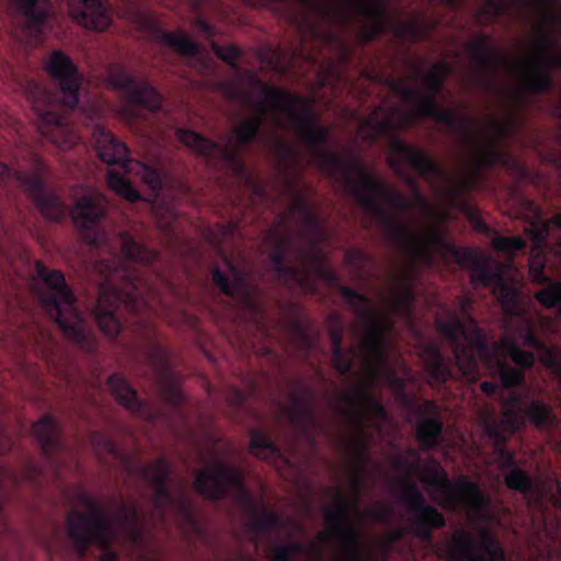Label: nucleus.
<instances>
[{
  "instance_id": "nucleus-52",
  "label": "nucleus",
  "mask_w": 561,
  "mask_h": 561,
  "mask_svg": "<svg viewBox=\"0 0 561 561\" xmlns=\"http://www.w3.org/2000/svg\"><path fill=\"white\" fill-rule=\"evenodd\" d=\"M131 172L138 173L152 190H160L163 185L162 173L153 165L134 160Z\"/></svg>"
},
{
  "instance_id": "nucleus-41",
  "label": "nucleus",
  "mask_w": 561,
  "mask_h": 561,
  "mask_svg": "<svg viewBox=\"0 0 561 561\" xmlns=\"http://www.w3.org/2000/svg\"><path fill=\"white\" fill-rule=\"evenodd\" d=\"M448 254L460 265L471 268V282L479 284L480 282H489L492 277L491 266L481 261L478 254L463 247H448Z\"/></svg>"
},
{
  "instance_id": "nucleus-34",
  "label": "nucleus",
  "mask_w": 561,
  "mask_h": 561,
  "mask_svg": "<svg viewBox=\"0 0 561 561\" xmlns=\"http://www.w3.org/2000/svg\"><path fill=\"white\" fill-rule=\"evenodd\" d=\"M98 157L108 165H118L124 173H130L134 160L129 158L127 146L119 141L111 131L98 126L93 131Z\"/></svg>"
},
{
  "instance_id": "nucleus-1",
  "label": "nucleus",
  "mask_w": 561,
  "mask_h": 561,
  "mask_svg": "<svg viewBox=\"0 0 561 561\" xmlns=\"http://www.w3.org/2000/svg\"><path fill=\"white\" fill-rule=\"evenodd\" d=\"M249 81L251 85L261 91L264 95L263 100L254 101L249 93L242 91L237 84H226V93L229 98L241 100L245 105L255 111V115L242 119L236 128L234 136L238 144L237 148L230 149L227 146L220 145L217 141L186 128H178L175 135L180 142L197 154L208 160L221 159L229 163L252 193L256 197L264 199L267 197L266 187L261 180L256 179L248 171L241 158L240 148H248L253 142L262 140L261 130L267 114H271L277 127H284L282 116H286L289 126L307 147L311 159L316 163L314 151L311 146L304 140L302 128H309L313 124L318 126L322 125L314 117L312 110L301 95L271 87L251 71L249 72Z\"/></svg>"
},
{
  "instance_id": "nucleus-21",
  "label": "nucleus",
  "mask_w": 561,
  "mask_h": 561,
  "mask_svg": "<svg viewBox=\"0 0 561 561\" xmlns=\"http://www.w3.org/2000/svg\"><path fill=\"white\" fill-rule=\"evenodd\" d=\"M401 500L408 507V524L411 533L421 541L431 543L434 530L446 526L443 513L426 502L417 484L410 478L402 481Z\"/></svg>"
},
{
  "instance_id": "nucleus-60",
  "label": "nucleus",
  "mask_w": 561,
  "mask_h": 561,
  "mask_svg": "<svg viewBox=\"0 0 561 561\" xmlns=\"http://www.w3.org/2000/svg\"><path fill=\"white\" fill-rule=\"evenodd\" d=\"M485 433L491 439H493L494 445L503 444L507 440L504 428L499 423L489 424L485 427Z\"/></svg>"
},
{
  "instance_id": "nucleus-56",
  "label": "nucleus",
  "mask_w": 561,
  "mask_h": 561,
  "mask_svg": "<svg viewBox=\"0 0 561 561\" xmlns=\"http://www.w3.org/2000/svg\"><path fill=\"white\" fill-rule=\"evenodd\" d=\"M526 241L519 236L514 237H495L492 240V247L495 251L514 254L517 251H522L526 248Z\"/></svg>"
},
{
  "instance_id": "nucleus-24",
  "label": "nucleus",
  "mask_w": 561,
  "mask_h": 561,
  "mask_svg": "<svg viewBox=\"0 0 561 561\" xmlns=\"http://www.w3.org/2000/svg\"><path fill=\"white\" fill-rule=\"evenodd\" d=\"M111 85L124 93L126 101L135 106L157 112L162 106V96L147 80H137L121 65H113L107 70Z\"/></svg>"
},
{
  "instance_id": "nucleus-22",
  "label": "nucleus",
  "mask_w": 561,
  "mask_h": 561,
  "mask_svg": "<svg viewBox=\"0 0 561 561\" xmlns=\"http://www.w3.org/2000/svg\"><path fill=\"white\" fill-rule=\"evenodd\" d=\"M376 317L383 324V328L386 330V337H387V343L385 346V360L380 362V363H377V362H374L373 359H370V357H368L367 353L365 352V350L363 347V343L367 336V329L358 320L359 324L365 330V336H364L363 341L360 342L359 351L364 354L365 363L373 369L382 368V367L388 366V358H387V347L389 344L388 333L393 328L392 322L389 319L381 317L377 311H376ZM328 324H329V337H330V342H331V346H332V357H331L332 366L340 375H343V376L352 375L354 373V362H355L356 356L358 355V350L355 347H352L348 350L343 347L342 343H343L345 328H344L343 320L339 313H336V312L330 313L328 317Z\"/></svg>"
},
{
  "instance_id": "nucleus-27",
  "label": "nucleus",
  "mask_w": 561,
  "mask_h": 561,
  "mask_svg": "<svg viewBox=\"0 0 561 561\" xmlns=\"http://www.w3.org/2000/svg\"><path fill=\"white\" fill-rule=\"evenodd\" d=\"M526 419L539 430H554L561 425L551 405L538 399L530 400L523 410L514 404L506 407L502 414V422L511 433L522 428Z\"/></svg>"
},
{
  "instance_id": "nucleus-36",
  "label": "nucleus",
  "mask_w": 561,
  "mask_h": 561,
  "mask_svg": "<svg viewBox=\"0 0 561 561\" xmlns=\"http://www.w3.org/2000/svg\"><path fill=\"white\" fill-rule=\"evenodd\" d=\"M467 50L471 61L479 68V80L483 84L491 83V77L499 66L505 61L504 56L493 47L491 38L486 34H480L477 41L467 44Z\"/></svg>"
},
{
  "instance_id": "nucleus-64",
  "label": "nucleus",
  "mask_w": 561,
  "mask_h": 561,
  "mask_svg": "<svg viewBox=\"0 0 561 561\" xmlns=\"http://www.w3.org/2000/svg\"><path fill=\"white\" fill-rule=\"evenodd\" d=\"M245 401V396L240 390H234V404L241 407Z\"/></svg>"
},
{
  "instance_id": "nucleus-45",
  "label": "nucleus",
  "mask_w": 561,
  "mask_h": 561,
  "mask_svg": "<svg viewBox=\"0 0 561 561\" xmlns=\"http://www.w3.org/2000/svg\"><path fill=\"white\" fill-rule=\"evenodd\" d=\"M302 231L310 240L311 247L309 249H318L319 244L325 239V228L320 216L313 209L300 219Z\"/></svg>"
},
{
  "instance_id": "nucleus-46",
  "label": "nucleus",
  "mask_w": 561,
  "mask_h": 561,
  "mask_svg": "<svg viewBox=\"0 0 561 561\" xmlns=\"http://www.w3.org/2000/svg\"><path fill=\"white\" fill-rule=\"evenodd\" d=\"M106 182L111 190L126 201L134 203L141 199L140 193L124 174L115 170H110L106 174Z\"/></svg>"
},
{
  "instance_id": "nucleus-53",
  "label": "nucleus",
  "mask_w": 561,
  "mask_h": 561,
  "mask_svg": "<svg viewBox=\"0 0 561 561\" xmlns=\"http://www.w3.org/2000/svg\"><path fill=\"white\" fill-rule=\"evenodd\" d=\"M270 149L275 156L279 168L285 169L296 160L295 149L278 137H274L270 141Z\"/></svg>"
},
{
  "instance_id": "nucleus-4",
  "label": "nucleus",
  "mask_w": 561,
  "mask_h": 561,
  "mask_svg": "<svg viewBox=\"0 0 561 561\" xmlns=\"http://www.w3.org/2000/svg\"><path fill=\"white\" fill-rule=\"evenodd\" d=\"M77 501L87 508V512H70L67 527L69 538L80 556L85 554L90 545H95L102 550L101 561H119L118 554L112 550L119 533L133 548L140 549L145 546V522L136 503L117 501L116 513L114 518H111L90 494L80 491Z\"/></svg>"
},
{
  "instance_id": "nucleus-20",
  "label": "nucleus",
  "mask_w": 561,
  "mask_h": 561,
  "mask_svg": "<svg viewBox=\"0 0 561 561\" xmlns=\"http://www.w3.org/2000/svg\"><path fill=\"white\" fill-rule=\"evenodd\" d=\"M336 501L332 507L324 511V519L329 525V534L321 531L318 534V540L327 542L329 535L336 538L344 552V561H367L362 545V533L356 528L351 519L352 508L358 503H351L345 499L339 489H334Z\"/></svg>"
},
{
  "instance_id": "nucleus-39",
  "label": "nucleus",
  "mask_w": 561,
  "mask_h": 561,
  "mask_svg": "<svg viewBox=\"0 0 561 561\" xmlns=\"http://www.w3.org/2000/svg\"><path fill=\"white\" fill-rule=\"evenodd\" d=\"M424 412L433 414L431 417L422 419L416 427V439L423 450L435 449L442 442L443 423L438 417V407L432 400L423 403Z\"/></svg>"
},
{
  "instance_id": "nucleus-62",
  "label": "nucleus",
  "mask_w": 561,
  "mask_h": 561,
  "mask_svg": "<svg viewBox=\"0 0 561 561\" xmlns=\"http://www.w3.org/2000/svg\"><path fill=\"white\" fill-rule=\"evenodd\" d=\"M194 26L207 39H213L216 36L215 27L207 22L203 16H197L194 21Z\"/></svg>"
},
{
  "instance_id": "nucleus-40",
  "label": "nucleus",
  "mask_w": 561,
  "mask_h": 561,
  "mask_svg": "<svg viewBox=\"0 0 561 561\" xmlns=\"http://www.w3.org/2000/svg\"><path fill=\"white\" fill-rule=\"evenodd\" d=\"M20 11L26 20V31L36 42L42 41L43 27L48 18L49 3L47 0H16Z\"/></svg>"
},
{
  "instance_id": "nucleus-38",
  "label": "nucleus",
  "mask_w": 561,
  "mask_h": 561,
  "mask_svg": "<svg viewBox=\"0 0 561 561\" xmlns=\"http://www.w3.org/2000/svg\"><path fill=\"white\" fill-rule=\"evenodd\" d=\"M107 385L115 399L131 414L144 419L150 416L148 404L138 397L135 388L122 375H111Z\"/></svg>"
},
{
  "instance_id": "nucleus-25",
  "label": "nucleus",
  "mask_w": 561,
  "mask_h": 561,
  "mask_svg": "<svg viewBox=\"0 0 561 561\" xmlns=\"http://www.w3.org/2000/svg\"><path fill=\"white\" fill-rule=\"evenodd\" d=\"M268 237L273 243V250L268 254V262L274 273V278L288 289H312L309 272L286 261L287 251L291 247L290 239L278 236L276 229L270 232Z\"/></svg>"
},
{
  "instance_id": "nucleus-9",
  "label": "nucleus",
  "mask_w": 561,
  "mask_h": 561,
  "mask_svg": "<svg viewBox=\"0 0 561 561\" xmlns=\"http://www.w3.org/2000/svg\"><path fill=\"white\" fill-rule=\"evenodd\" d=\"M34 277L42 283L35 293L47 312L62 331L66 339L87 353H93L96 342L85 329L82 313L77 307V299L65 275L59 270H51L42 261L34 264Z\"/></svg>"
},
{
  "instance_id": "nucleus-8",
  "label": "nucleus",
  "mask_w": 561,
  "mask_h": 561,
  "mask_svg": "<svg viewBox=\"0 0 561 561\" xmlns=\"http://www.w3.org/2000/svg\"><path fill=\"white\" fill-rule=\"evenodd\" d=\"M297 255L301 263L300 268L309 272V279L312 284V289H299L304 293H316L317 287L311 277L313 274L335 287L345 299L357 320L367 329V336L363 343V347L368 357L377 363L383 362L385 346L387 343L386 330L383 324L376 317L373 300L367 295L341 284L336 273L327 265V256L321 248H299L297 249Z\"/></svg>"
},
{
  "instance_id": "nucleus-19",
  "label": "nucleus",
  "mask_w": 561,
  "mask_h": 561,
  "mask_svg": "<svg viewBox=\"0 0 561 561\" xmlns=\"http://www.w3.org/2000/svg\"><path fill=\"white\" fill-rule=\"evenodd\" d=\"M423 482L439 493L438 503L445 510H463L470 514H481L490 505V499L477 482L467 476L450 480L439 465L427 470Z\"/></svg>"
},
{
  "instance_id": "nucleus-29",
  "label": "nucleus",
  "mask_w": 561,
  "mask_h": 561,
  "mask_svg": "<svg viewBox=\"0 0 561 561\" xmlns=\"http://www.w3.org/2000/svg\"><path fill=\"white\" fill-rule=\"evenodd\" d=\"M480 548L485 556L478 553L476 539L468 531L459 530L453 537V554L461 561H505V553L500 542L486 530L481 535Z\"/></svg>"
},
{
  "instance_id": "nucleus-5",
  "label": "nucleus",
  "mask_w": 561,
  "mask_h": 561,
  "mask_svg": "<svg viewBox=\"0 0 561 561\" xmlns=\"http://www.w3.org/2000/svg\"><path fill=\"white\" fill-rule=\"evenodd\" d=\"M47 71L59 88L60 100L35 81L27 82V100L36 114L37 128L43 137L58 148L68 150L79 141L67 113L79 103L81 77L72 59L61 50L51 53Z\"/></svg>"
},
{
  "instance_id": "nucleus-59",
  "label": "nucleus",
  "mask_w": 561,
  "mask_h": 561,
  "mask_svg": "<svg viewBox=\"0 0 561 561\" xmlns=\"http://www.w3.org/2000/svg\"><path fill=\"white\" fill-rule=\"evenodd\" d=\"M494 453L502 469L516 467L515 455L507 448L506 443L494 445Z\"/></svg>"
},
{
  "instance_id": "nucleus-58",
  "label": "nucleus",
  "mask_w": 561,
  "mask_h": 561,
  "mask_svg": "<svg viewBox=\"0 0 561 561\" xmlns=\"http://www.w3.org/2000/svg\"><path fill=\"white\" fill-rule=\"evenodd\" d=\"M291 330L299 346L304 352L310 353L312 350H314L317 340L305 328L300 319H294L291 321Z\"/></svg>"
},
{
  "instance_id": "nucleus-2",
  "label": "nucleus",
  "mask_w": 561,
  "mask_h": 561,
  "mask_svg": "<svg viewBox=\"0 0 561 561\" xmlns=\"http://www.w3.org/2000/svg\"><path fill=\"white\" fill-rule=\"evenodd\" d=\"M302 137L314 151L317 168L336 182L386 231L394 239L402 232L410 231L380 202L398 211L411 210L412 203L402 193L378 180L354 153L342 156L327 150L325 145L330 138L328 127L313 124L309 128H302Z\"/></svg>"
},
{
  "instance_id": "nucleus-47",
  "label": "nucleus",
  "mask_w": 561,
  "mask_h": 561,
  "mask_svg": "<svg viewBox=\"0 0 561 561\" xmlns=\"http://www.w3.org/2000/svg\"><path fill=\"white\" fill-rule=\"evenodd\" d=\"M505 484L510 490L517 491L525 496L531 495L536 491L535 481L531 476L517 466L510 469L505 476Z\"/></svg>"
},
{
  "instance_id": "nucleus-13",
  "label": "nucleus",
  "mask_w": 561,
  "mask_h": 561,
  "mask_svg": "<svg viewBox=\"0 0 561 561\" xmlns=\"http://www.w3.org/2000/svg\"><path fill=\"white\" fill-rule=\"evenodd\" d=\"M492 275L489 282H480L483 287L492 288L493 294L503 306L510 317H516L518 321L517 336L524 346H528L540 354V362L552 370L561 382V353L549 346L536 333L534 321L522 312L519 306V290L514 284L504 278L500 267L491 268Z\"/></svg>"
},
{
  "instance_id": "nucleus-30",
  "label": "nucleus",
  "mask_w": 561,
  "mask_h": 561,
  "mask_svg": "<svg viewBox=\"0 0 561 561\" xmlns=\"http://www.w3.org/2000/svg\"><path fill=\"white\" fill-rule=\"evenodd\" d=\"M32 433L39 444L42 454L59 477L61 470L60 454L66 449L61 438V430L57 421L49 414L44 415L32 426Z\"/></svg>"
},
{
  "instance_id": "nucleus-15",
  "label": "nucleus",
  "mask_w": 561,
  "mask_h": 561,
  "mask_svg": "<svg viewBox=\"0 0 561 561\" xmlns=\"http://www.w3.org/2000/svg\"><path fill=\"white\" fill-rule=\"evenodd\" d=\"M172 469L164 457L139 467V474L152 489V508L156 523L167 526L168 507H172L184 530L197 531L198 523L192 502L186 496L175 497L168 486Z\"/></svg>"
},
{
  "instance_id": "nucleus-32",
  "label": "nucleus",
  "mask_w": 561,
  "mask_h": 561,
  "mask_svg": "<svg viewBox=\"0 0 561 561\" xmlns=\"http://www.w3.org/2000/svg\"><path fill=\"white\" fill-rule=\"evenodd\" d=\"M425 236L410 231L402 232L396 240L399 241L407 250L412 252L419 259L432 263L433 252L443 250L448 253V247H451L447 241V229L442 226H431Z\"/></svg>"
},
{
  "instance_id": "nucleus-63",
  "label": "nucleus",
  "mask_w": 561,
  "mask_h": 561,
  "mask_svg": "<svg viewBox=\"0 0 561 561\" xmlns=\"http://www.w3.org/2000/svg\"><path fill=\"white\" fill-rule=\"evenodd\" d=\"M481 390L489 397H493L499 391V385L493 381H483L481 383Z\"/></svg>"
},
{
  "instance_id": "nucleus-7",
  "label": "nucleus",
  "mask_w": 561,
  "mask_h": 561,
  "mask_svg": "<svg viewBox=\"0 0 561 561\" xmlns=\"http://www.w3.org/2000/svg\"><path fill=\"white\" fill-rule=\"evenodd\" d=\"M195 491L209 501L232 499L249 515L248 528L255 535L268 534L284 527L282 517L267 508H260L244 483L242 470L216 459L209 468L196 472Z\"/></svg>"
},
{
  "instance_id": "nucleus-49",
  "label": "nucleus",
  "mask_w": 561,
  "mask_h": 561,
  "mask_svg": "<svg viewBox=\"0 0 561 561\" xmlns=\"http://www.w3.org/2000/svg\"><path fill=\"white\" fill-rule=\"evenodd\" d=\"M286 188L290 192L293 204L288 208V215H298L299 219L313 210V206L307 201L304 194L299 191L298 184L294 183L289 178L285 181Z\"/></svg>"
},
{
  "instance_id": "nucleus-12",
  "label": "nucleus",
  "mask_w": 561,
  "mask_h": 561,
  "mask_svg": "<svg viewBox=\"0 0 561 561\" xmlns=\"http://www.w3.org/2000/svg\"><path fill=\"white\" fill-rule=\"evenodd\" d=\"M472 121L471 130L474 142L468 141L462 135L456 134L461 142L472 152V160L479 173L482 168H494L496 165L505 169L516 181H527L531 178L528 167L516 156L499 147L500 140L513 137L517 131V123L512 115L507 119L491 118L489 127L493 135L486 131L478 133L479 122L469 116Z\"/></svg>"
},
{
  "instance_id": "nucleus-51",
  "label": "nucleus",
  "mask_w": 561,
  "mask_h": 561,
  "mask_svg": "<svg viewBox=\"0 0 561 561\" xmlns=\"http://www.w3.org/2000/svg\"><path fill=\"white\" fill-rule=\"evenodd\" d=\"M426 371L432 381L436 385H443L453 375L449 367L444 363L443 355L436 351L433 358L426 365Z\"/></svg>"
},
{
  "instance_id": "nucleus-48",
  "label": "nucleus",
  "mask_w": 561,
  "mask_h": 561,
  "mask_svg": "<svg viewBox=\"0 0 561 561\" xmlns=\"http://www.w3.org/2000/svg\"><path fill=\"white\" fill-rule=\"evenodd\" d=\"M433 27L434 25H431L427 20L404 21L398 24L397 35L401 38L417 42L428 36Z\"/></svg>"
},
{
  "instance_id": "nucleus-54",
  "label": "nucleus",
  "mask_w": 561,
  "mask_h": 561,
  "mask_svg": "<svg viewBox=\"0 0 561 561\" xmlns=\"http://www.w3.org/2000/svg\"><path fill=\"white\" fill-rule=\"evenodd\" d=\"M291 557L295 559L299 554H306L309 557L310 561H323L324 552L322 547L314 541L309 543H304L300 541H291L286 545Z\"/></svg>"
},
{
  "instance_id": "nucleus-42",
  "label": "nucleus",
  "mask_w": 561,
  "mask_h": 561,
  "mask_svg": "<svg viewBox=\"0 0 561 561\" xmlns=\"http://www.w3.org/2000/svg\"><path fill=\"white\" fill-rule=\"evenodd\" d=\"M378 111H380V107H377L376 111L368 115L359 127V133L363 134V138L368 144H375L382 136H388V134H392L397 129L390 114L379 117Z\"/></svg>"
},
{
  "instance_id": "nucleus-3",
  "label": "nucleus",
  "mask_w": 561,
  "mask_h": 561,
  "mask_svg": "<svg viewBox=\"0 0 561 561\" xmlns=\"http://www.w3.org/2000/svg\"><path fill=\"white\" fill-rule=\"evenodd\" d=\"M119 243L123 256L105 264L104 282L99 288L94 311L98 327L110 337L117 336L122 329L116 316L119 306H125L131 313H140L148 308V297L158 295L149 274L159 253L127 232L119 233Z\"/></svg>"
},
{
  "instance_id": "nucleus-57",
  "label": "nucleus",
  "mask_w": 561,
  "mask_h": 561,
  "mask_svg": "<svg viewBox=\"0 0 561 561\" xmlns=\"http://www.w3.org/2000/svg\"><path fill=\"white\" fill-rule=\"evenodd\" d=\"M344 261L356 274L360 275L365 273L373 259L362 250L350 249L345 252Z\"/></svg>"
},
{
  "instance_id": "nucleus-35",
  "label": "nucleus",
  "mask_w": 561,
  "mask_h": 561,
  "mask_svg": "<svg viewBox=\"0 0 561 561\" xmlns=\"http://www.w3.org/2000/svg\"><path fill=\"white\" fill-rule=\"evenodd\" d=\"M69 14L82 27L103 32L112 23L104 0H69Z\"/></svg>"
},
{
  "instance_id": "nucleus-50",
  "label": "nucleus",
  "mask_w": 561,
  "mask_h": 561,
  "mask_svg": "<svg viewBox=\"0 0 561 561\" xmlns=\"http://www.w3.org/2000/svg\"><path fill=\"white\" fill-rule=\"evenodd\" d=\"M89 439L99 456H111L115 459L121 457L119 448L106 434L94 431L90 434Z\"/></svg>"
},
{
  "instance_id": "nucleus-11",
  "label": "nucleus",
  "mask_w": 561,
  "mask_h": 561,
  "mask_svg": "<svg viewBox=\"0 0 561 561\" xmlns=\"http://www.w3.org/2000/svg\"><path fill=\"white\" fill-rule=\"evenodd\" d=\"M415 72L424 78V92L393 78L388 80L389 88L405 103L414 105L420 116L433 119L454 134H460L468 141L474 142L471 130L472 121L469 116L451 107H442L437 102V98L444 90L445 80L451 72L450 65L439 61L434 64L426 73L419 68Z\"/></svg>"
},
{
  "instance_id": "nucleus-31",
  "label": "nucleus",
  "mask_w": 561,
  "mask_h": 561,
  "mask_svg": "<svg viewBox=\"0 0 561 561\" xmlns=\"http://www.w3.org/2000/svg\"><path fill=\"white\" fill-rule=\"evenodd\" d=\"M228 266L233 273V279H230L218 267H214L211 279L215 286L226 296L241 299L244 307L250 311L260 312L261 307L257 301L260 296L259 287L248 283L242 273L237 271L231 263H228Z\"/></svg>"
},
{
  "instance_id": "nucleus-44",
  "label": "nucleus",
  "mask_w": 561,
  "mask_h": 561,
  "mask_svg": "<svg viewBox=\"0 0 561 561\" xmlns=\"http://www.w3.org/2000/svg\"><path fill=\"white\" fill-rule=\"evenodd\" d=\"M250 453L261 459H271L278 457L280 451L278 447L271 440L267 434L260 430L251 432Z\"/></svg>"
},
{
  "instance_id": "nucleus-37",
  "label": "nucleus",
  "mask_w": 561,
  "mask_h": 561,
  "mask_svg": "<svg viewBox=\"0 0 561 561\" xmlns=\"http://www.w3.org/2000/svg\"><path fill=\"white\" fill-rule=\"evenodd\" d=\"M415 274L412 268L404 270L398 277L392 276L391 299L394 309L407 319L413 316L415 302L414 293Z\"/></svg>"
},
{
  "instance_id": "nucleus-17",
  "label": "nucleus",
  "mask_w": 561,
  "mask_h": 561,
  "mask_svg": "<svg viewBox=\"0 0 561 561\" xmlns=\"http://www.w3.org/2000/svg\"><path fill=\"white\" fill-rule=\"evenodd\" d=\"M301 5L316 11L324 20L345 24L350 15L369 21L362 27V38L369 43L381 35L388 22V9L381 0H297Z\"/></svg>"
},
{
  "instance_id": "nucleus-16",
  "label": "nucleus",
  "mask_w": 561,
  "mask_h": 561,
  "mask_svg": "<svg viewBox=\"0 0 561 561\" xmlns=\"http://www.w3.org/2000/svg\"><path fill=\"white\" fill-rule=\"evenodd\" d=\"M46 175L47 167L37 156H33L31 172L11 169L0 162V184L4 188H22L46 219L60 221L67 211V205L60 196L47 188Z\"/></svg>"
},
{
  "instance_id": "nucleus-18",
  "label": "nucleus",
  "mask_w": 561,
  "mask_h": 561,
  "mask_svg": "<svg viewBox=\"0 0 561 561\" xmlns=\"http://www.w3.org/2000/svg\"><path fill=\"white\" fill-rule=\"evenodd\" d=\"M393 134H388L391 136L390 150L392 153L389 158V165L394 174L412 190L415 203L420 207L427 208V201L421 193L416 179L404 169V165L414 170L420 178L428 183L444 179L445 172L427 150L412 146Z\"/></svg>"
},
{
  "instance_id": "nucleus-28",
  "label": "nucleus",
  "mask_w": 561,
  "mask_h": 561,
  "mask_svg": "<svg viewBox=\"0 0 561 561\" xmlns=\"http://www.w3.org/2000/svg\"><path fill=\"white\" fill-rule=\"evenodd\" d=\"M313 400L314 392L304 387L300 392L290 393V403L284 405L283 411L289 424L316 445L312 432L319 430L321 424L316 415Z\"/></svg>"
},
{
  "instance_id": "nucleus-33",
  "label": "nucleus",
  "mask_w": 561,
  "mask_h": 561,
  "mask_svg": "<svg viewBox=\"0 0 561 561\" xmlns=\"http://www.w3.org/2000/svg\"><path fill=\"white\" fill-rule=\"evenodd\" d=\"M140 25L151 39L164 44L180 55L194 57L199 54V46L187 33L165 31L161 22L153 15H142Z\"/></svg>"
},
{
  "instance_id": "nucleus-23",
  "label": "nucleus",
  "mask_w": 561,
  "mask_h": 561,
  "mask_svg": "<svg viewBox=\"0 0 561 561\" xmlns=\"http://www.w3.org/2000/svg\"><path fill=\"white\" fill-rule=\"evenodd\" d=\"M142 358L151 371L162 399L170 407L179 410L184 402V394L180 387V375L173 369L167 350L149 341L142 350Z\"/></svg>"
},
{
  "instance_id": "nucleus-14",
  "label": "nucleus",
  "mask_w": 561,
  "mask_h": 561,
  "mask_svg": "<svg viewBox=\"0 0 561 561\" xmlns=\"http://www.w3.org/2000/svg\"><path fill=\"white\" fill-rule=\"evenodd\" d=\"M556 0H539L545 24L539 28V36L534 42L535 56L522 62L524 71L520 76V87L525 93L541 94L553 88V79L549 68L561 69V50H557L558 43L547 31L546 24L561 19L559 14L551 12Z\"/></svg>"
},
{
  "instance_id": "nucleus-6",
  "label": "nucleus",
  "mask_w": 561,
  "mask_h": 561,
  "mask_svg": "<svg viewBox=\"0 0 561 561\" xmlns=\"http://www.w3.org/2000/svg\"><path fill=\"white\" fill-rule=\"evenodd\" d=\"M470 306L469 299H462L460 308L465 319L453 314L450 319L437 323L439 332L453 348L458 369L465 378L476 381L480 376L481 362L488 367H496L504 388L512 389L523 385L525 373L500 357V344L489 342L477 320L469 314Z\"/></svg>"
},
{
  "instance_id": "nucleus-26",
  "label": "nucleus",
  "mask_w": 561,
  "mask_h": 561,
  "mask_svg": "<svg viewBox=\"0 0 561 561\" xmlns=\"http://www.w3.org/2000/svg\"><path fill=\"white\" fill-rule=\"evenodd\" d=\"M107 206L108 201L103 194L90 192L78 197L71 210L76 226L93 245L101 242L99 227L106 216Z\"/></svg>"
},
{
  "instance_id": "nucleus-61",
  "label": "nucleus",
  "mask_w": 561,
  "mask_h": 561,
  "mask_svg": "<svg viewBox=\"0 0 561 561\" xmlns=\"http://www.w3.org/2000/svg\"><path fill=\"white\" fill-rule=\"evenodd\" d=\"M271 550H272V561H294V558L291 557L286 545L273 542L271 546Z\"/></svg>"
},
{
  "instance_id": "nucleus-55",
  "label": "nucleus",
  "mask_w": 561,
  "mask_h": 561,
  "mask_svg": "<svg viewBox=\"0 0 561 561\" xmlns=\"http://www.w3.org/2000/svg\"><path fill=\"white\" fill-rule=\"evenodd\" d=\"M214 54L231 69L240 70L239 59L242 57L241 49L236 45L221 46L211 41L210 43Z\"/></svg>"
},
{
  "instance_id": "nucleus-10",
  "label": "nucleus",
  "mask_w": 561,
  "mask_h": 561,
  "mask_svg": "<svg viewBox=\"0 0 561 561\" xmlns=\"http://www.w3.org/2000/svg\"><path fill=\"white\" fill-rule=\"evenodd\" d=\"M339 398L345 405L339 407V410L355 428L344 442V449L353 462L351 482L357 502L364 484L362 471L369 460L371 443V436L366 431V422H385L388 420V411L375 397L367 382H359L353 391L341 392Z\"/></svg>"
},
{
  "instance_id": "nucleus-43",
  "label": "nucleus",
  "mask_w": 561,
  "mask_h": 561,
  "mask_svg": "<svg viewBox=\"0 0 561 561\" xmlns=\"http://www.w3.org/2000/svg\"><path fill=\"white\" fill-rule=\"evenodd\" d=\"M497 343L500 344V353L504 352L508 355L516 367L523 369L524 373L534 366L536 362L535 354L523 350L514 339L503 337Z\"/></svg>"
}]
</instances>
